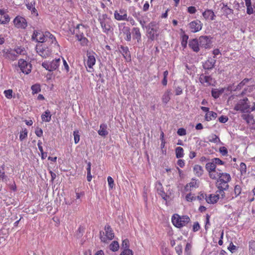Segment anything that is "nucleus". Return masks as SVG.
Instances as JSON below:
<instances>
[{
	"label": "nucleus",
	"mask_w": 255,
	"mask_h": 255,
	"mask_svg": "<svg viewBox=\"0 0 255 255\" xmlns=\"http://www.w3.org/2000/svg\"><path fill=\"white\" fill-rule=\"evenodd\" d=\"M231 180V177L230 174L223 172L221 176L217 180L216 187L218 188L217 193L221 194V197L223 198L225 197L224 191L229 188V182Z\"/></svg>",
	"instance_id": "obj_1"
},
{
	"label": "nucleus",
	"mask_w": 255,
	"mask_h": 255,
	"mask_svg": "<svg viewBox=\"0 0 255 255\" xmlns=\"http://www.w3.org/2000/svg\"><path fill=\"white\" fill-rule=\"evenodd\" d=\"M234 110L242 113H249L255 111V102L251 108L250 102L247 98L239 100L234 107Z\"/></svg>",
	"instance_id": "obj_2"
},
{
	"label": "nucleus",
	"mask_w": 255,
	"mask_h": 255,
	"mask_svg": "<svg viewBox=\"0 0 255 255\" xmlns=\"http://www.w3.org/2000/svg\"><path fill=\"white\" fill-rule=\"evenodd\" d=\"M98 21L101 24L103 31L106 34H109L111 31L112 28V21L110 18L106 14H100Z\"/></svg>",
	"instance_id": "obj_3"
},
{
	"label": "nucleus",
	"mask_w": 255,
	"mask_h": 255,
	"mask_svg": "<svg viewBox=\"0 0 255 255\" xmlns=\"http://www.w3.org/2000/svg\"><path fill=\"white\" fill-rule=\"evenodd\" d=\"M172 223L174 226L180 228L185 226L190 221L188 216H179L178 214H174L171 218Z\"/></svg>",
	"instance_id": "obj_4"
},
{
	"label": "nucleus",
	"mask_w": 255,
	"mask_h": 255,
	"mask_svg": "<svg viewBox=\"0 0 255 255\" xmlns=\"http://www.w3.org/2000/svg\"><path fill=\"white\" fill-rule=\"evenodd\" d=\"M114 233L110 225H106L105 227V232H103V235L100 237L102 242L107 243L111 241L114 238Z\"/></svg>",
	"instance_id": "obj_5"
},
{
	"label": "nucleus",
	"mask_w": 255,
	"mask_h": 255,
	"mask_svg": "<svg viewBox=\"0 0 255 255\" xmlns=\"http://www.w3.org/2000/svg\"><path fill=\"white\" fill-rule=\"evenodd\" d=\"M37 53L43 58H46L51 54V50L43 44H38L36 46Z\"/></svg>",
	"instance_id": "obj_6"
},
{
	"label": "nucleus",
	"mask_w": 255,
	"mask_h": 255,
	"mask_svg": "<svg viewBox=\"0 0 255 255\" xmlns=\"http://www.w3.org/2000/svg\"><path fill=\"white\" fill-rule=\"evenodd\" d=\"M198 40L201 48L209 49L211 47L212 37L210 36H201L199 37Z\"/></svg>",
	"instance_id": "obj_7"
},
{
	"label": "nucleus",
	"mask_w": 255,
	"mask_h": 255,
	"mask_svg": "<svg viewBox=\"0 0 255 255\" xmlns=\"http://www.w3.org/2000/svg\"><path fill=\"white\" fill-rule=\"evenodd\" d=\"M199 81L205 86H214L215 81L211 76L202 74L200 76Z\"/></svg>",
	"instance_id": "obj_8"
},
{
	"label": "nucleus",
	"mask_w": 255,
	"mask_h": 255,
	"mask_svg": "<svg viewBox=\"0 0 255 255\" xmlns=\"http://www.w3.org/2000/svg\"><path fill=\"white\" fill-rule=\"evenodd\" d=\"M202 23L199 20H195L191 21L188 24L189 27L192 32L195 33L202 29Z\"/></svg>",
	"instance_id": "obj_9"
},
{
	"label": "nucleus",
	"mask_w": 255,
	"mask_h": 255,
	"mask_svg": "<svg viewBox=\"0 0 255 255\" xmlns=\"http://www.w3.org/2000/svg\"><path fill=\"white\" fill-rule=\"evenodd\" d=\"M242 118L252 129H255V119L253 115L249 114H243L242 115Z\"/></svg>",
	"instance_id": "obj_10"
},
{
	"label": "nucleus",
	"mask_w": 255,
	"mask_h": 255,
	"mask_svg": "<svg viewBox=\"0 0 255 255\" xmlns=\"http://www.w3.org/2000/svg\"><path fill=\"white\" fill-rule=\"evenodd\" d=\"M220 198H222L221 194L217 193V191L215 194H211L208 196L206 195L205 199L206 202L209 204H215L218 202Z\"/></svg>",
	"instance_id": "obj_11"
},
{
	"label": "nucleus",
	"mask_w": 255,
	"mask_h": 255,
	"mask_svg": "<svg viewBox=\"0 0 255 255\" xmlns=\"http://www.w3.org/2000/svg\"><path fill=\"white\" fill-rule=\"evenodd\" d=\"M87 31V28L84 25L78 24L72 33H75L77 38L84 36V33Z\"/></svg>",
	"instance_id": "obj_12"
},
{
	"label": "nucleus",
	"mask_w": 255,
	"mask_h": 255,
	"mask_svg": "<svg viewBox=\"0 0 255 255\" xmlns=\"http://www.w3.org/2000/svg\"><path fill=\"white\" fill-rule=\"evenodd\" d=\"M14 24L17 28H25L27 26V22L24 18L16 16L13 20Z\"/></svg>",
	"instance_id": "obj_13"
},
{
	"label": "nucleus",
	"mask_w": 255,
	"mask_h": 255,
	"mask_svg": "<svg viewBox=\"0 0 255 255\" xmlns=\"http://www.w3.org/2000/svg\"><path fill=\"white\" fill-rule=\"evenodd\" d=\"M155 187L157 189L158 194L164 200L166 201L168 196L164 192L163 186L160 181H157L156 182Z\"/></svg>",
	"instance_id": "obj_14"
},
{
	"label": "nucleus",
	"mask_w": 255,
	"mask_h": 255,
	"mask_svg": "<svg viewBox=\"0 0 255 255\" xmlns=\"http://www.w3.org/2000/svg\"><path fill=\"white\" fill-rule=\"evenodd\" d=\"M115 19L118 20H125L128 19L127 10L124 9H121L119 11H116L114 13Z\"/></svg>",
	"instance_id": "obj_15"
},
{
	"label": "nucleus",
	"mask_w": 255,
	"mask_h": 255,
	"mask_svg": "<svg viewBox=\"0 0 255 255\" xmlns=\"http://www.w3.org/2000/svg\"><path fill=\"white\" fill-rule=\"evenodd\" d=\"M199 187V181L197 179L192 178L191 181L187 184L184 187L185 192L191 191L194 188H197Z\"/></svg>",
	"instance_id": "obj_16"
},
{
	"label": "nucleus",
	"mask_w": 255,
	"mask_h": 255,
	"mask_svg": "<svg viewBox=\"0 0 255 255\" xmlns=\"http://www.w3.org/2000/svg\"><path fill=\"white\" fill-rule=\"evenodd\" d=\"M198 39L194 38L189 41V47L194 52H198L200 51V44Z\"/></svg>",
	"instance_id": "obj_17"
},
{
	"label": "nucleus",
	"mask_w": 255,
	"mask_h": 255,
	"mask_svg": "<svg viewBox=\"0 0 255 255\" xmlns=\"http://www.w3.org/2000/svg\"><path fill=\"white\" fill-rule=\"evenodd\" d=\"M44 35V33L40 31H34L32 36V39L35 40L39 43V44H42V43L45 42V39Z\"/></svg>",
	"instance_id": "obj_18"
},
{
	"label": "nucleus",
	"mask_w": 255,
	"mask_h": 255,
	"mask_svg": "<svg viewBox=\"0 0 255 255\" xmlns=\"http://www.w3.org/2000/svg\"><path fill=\"white\" fill-rule=\"evenodd\" d=\"M96 53L93 51H87L86 54V57H85V61H87V64H95Z\"/></svg>",
	"instance_id": "obj_19"
},
{
	"label": "nucleus",
	"mask_w": 255,
	"mask_h": 255,
	"mask_svg": "<svg viewBox=\"0 0 255 255\" xmlns=\"http://www.w3.org/2000/svg\"><path fill=\"white\" fill-rule=\"evenodd\" d=\"M17 68H19L22 73L28 74L31 71L32 65H15V69H17Z\"/></svg>",
	"instance_id": "obj_20"
},
{
	"label": "nucleus",
	"mask_w": 255,
	"mask_h": 255,
	"mask_svg": "<svg viewBox=\"0 0 255 255\" xmlns=\"http://www.w3.org/2000/svg\"><path fill=\"white\" fill-rule=\"evenodd\" d=\"M132 33L133 39H136L137 43L140 42L141 34L139 28L138 27H133L132 29Z\"/></svg>",
	"instance_id": "obj_21"
},
{
	"label": "nucleus",
	"mask_w": 255,
	"mask_h": 255,
	"mask_svg": "<svg viewBox=\"0 0 255 255\" xmlns=\"http://www.w3.org/2000/svg\"><path fill=\"white\" fill-rule=\"evenodd\" d=\"M4 56L5 58L9 59L11 60H14L17 58L15 51L14 49H7L5 52Z\"/></svg>",
	"instance_id": "obj_22"
},
{
	"label": "nucleus",
	"mask_w": 255,
	"mask_h": 255,
	"mask_svg": "<svg viewBox=\"0 0 255 255\" xmlns=\"http://www.w3.org/2000/svg\"><path fill=\"white\" fill-rule=\"evenodd\" d=\"M202 15L205 19H215V15L214 12L211 9H207L203 12Z\"/></svg>",
	"instance_id": "obj_23"
},
{
	"label": "nucleus",
	"mask_w": 255,
	"mask_h": 255,
	"mask_svg": "<svg viewBox=\"0 0 255 255\" xmlns=\"http://www.w3.org/2000/svg\"><path fill=\"white\" fill-rule=\"evenodd\" d=\"M193 172L195 175L199 177L203 174L204 170L201 165L196 164L193 167Z\"/></svg>",
	"instance_id": "obj_24"
},
{
	"label": "nucleus",
	"mask_w": 255,
	"mask_h": 255,
	"mask_svg": "<svg viewBox=\"0 0 255 255\" xmlns=\"http://www.w3.org/2000/svg\"><path fill=\"white\" fill-rule=\"evenodd\" d=\"M98 134L102 136H106L109 133L107 130V125L106 124H102L100 126V129L98 131Z\"/></svg>",
	"instance_id": "obj_25"
},
{
	"label": "nucleus",
	"mask_w": 255,
	"mask_h": 255,
	"mask_svg": "<svg viewBox=\"0 0 255 255\" xmlns=\"http://www.w3.org/2000/svg\"><path fill=\"white\" fill-rule=\"evenodd\" d=\"M222 173V172H221L220 171H218L216 169L209 172L208 174L211 179L217 180L219 178V176H221Z\"/></svg>",
	"instance_id": "obj_26"
},
{
	"label": "nucleus",
	"mask_w": 255,
	"mask_h": 255,
	"mask_svg": "<svg viewBox=\"0 0 255 255\" xmlns=\"http://www.w3.org/2000/svg\"><path fill=\"white\" fill-rule=\"evenodd\" d=\"M182 33L181 34V46L183 47V48H185L187 46L188 39L189 38V36L188 35L186 34L185 33V32L181 29Z\"/></svg>",
	"instance_id": "obj_27"
},
{
	"label": "nucleus",
	"mask_w": 255,
	"mask_h": 255,
	"mask_svg": "<svg viewBox=\"0 0 255 255\" xmlns=\"http://www.w3.org/2000/svg\"><path fill=\"white\" fill-rule=\"evenodd\" d=\"M217 117L216 113L213 111H209L207 113L205 116V120L207 121H210L215 120Z\"/></svg>",
	"instance_id": "obj_28"
},
{
	"label": "nucleus",
	"mask_w": 255,
	"mask_h": 255,
	"mask_svg": "<svg viewBox=\"0 0 255 255\" xmlns=\"http://www.w3.org/2000/svg\"><path fill=\"white\" fill-rule=\"evenodd\" d=\"M123 33L126 35L125 40L127 41H130L131 39L130 28L128 26H124L123 30Z\"/></svg>",
	"instance_id": "obj_29"
},
{
	"label": "nucleus",
	"mask_w": 255,
	"mask_h": 255,
	"mask_svg": "<svg viewBox=\"0 0 255 255\" xmlns=\"http://www.w3.org/2000/svg\"><path fill=\"white\" fill-rule=\"evenodd\" d=\"M44 37H45V42L50 43H53L54 41L56 42L55 38L54 36L48 31H46L44 33Z\"/></svg>",
	"instance_id": "obj_30"
},
{
	"label": "nucleus",
	"mask_w": 255,
	"mask_h": 255,
	"mask_svg": "<svg viewBox=\"0 0 255 255\" xmlns=\"http://www.w3.org/2000/svg\"><path fill=\"white\" fill-rule=\"evenodd\" d=\"M224 89H213L211 91V94L213 97L215 99L218 98L220 95L224 92Z\"/></svg>",
	"instance_id": "obj_31"
},
{
	"label": "nucleus",
	"mask_w": 255,
	"mask_h": 255,
	"mask_svg": "<svg viewBox=\"0 0 255 255\" xmlns=\"http://www.w3.org/2000/svg\"><path fill=\"white\" fill-rule=\"evenodd\" d=\"M41 119L43 122H49L51 119V115L49 110H46L41 115Z\"/></svg>",
	"instance_id": "obj_32"
},
{
	"label": "nucleus",
	"mask_w": 255,
	"mask_h": 255,
	"mask_svg": "<svg viewBox=\"0 0 255 255\" xmlns=\"http://www.w3.org/2000/svg\"><path fill=\"white\" fill-rule=\"evenodd\" d=\"M9 17L8 14L4 13V11L0 14V23L5 24L9 22Z\"/></svg>",
	"instance_id": "obj_33"
},
{
	"label": "nucleus",
	"mask_w": 255,
	"mask_h": 255,
	"mask_svg": "<svg viewBox=\"0 0 255 255\" xmlns=\"http://www.w3.org/2000/svg\"><path fill=\"white\" fill-rule=\"evenodd\" d=\"M27 9L31 11L32 13H36V9L35 8V1L32 0L30 2L26 3Z\"/></svg>",
	"instance_id": "obj_34"
},
{
	"label": "nucleus",
	"mask_w": 255,
	"mask_h": 255,
	"mask_svg": "<svg viewBox=\"0 0 255 255\" xmlns=\"http://www.w3.org/2000/svg\"><path fill=\"white\" fill-rule=\"evenodd\" d=\"M170 90H167L162 97V101L164 104H167L170 100Z\"/></svg>",
	"instance_id": "obj_35"
},
{
	"label": "nucleus",
	"mask_w": 255,
	"mask_h": 255,
	"mask_svg": "<svg viewBox=\"0 0 255 255\" xmlns=\"http://www.w3.org/2000/svg\"><path fill=\"white\" fill-rule=\"evenodd\" d=\"M245 1L246 5L247 6V13L248 14H253L254 12V9L252 6V3L251 0H244Z\"/></svg>",
	"instance_id": "obj_36"
},
{
	"label": "nucleus",
	"mask_w": 255,
	"mask_h": 255,
	"mask_svg": "<svg viewBox=\"0 0 255 255\" xmlns=\"http://www.w3.org/2000/svg\"><path fill=\"white\" fill-rule=\"evenodd\" d=\"M205 168L207 172L209 173L214 170L216 169V165L215 164L212 160L211 162H208L206 164Z\"/></svg>",
	"instance_id": "obj_37"
},
{
	"label": "nucleus",
	"mask_w": 255,
	"mask_h": 255,
	"mask_svg": "<svg viewBox=\"0 0 255 255\" xmlns=\"http://www.w3.org/2000/svg\"><path fill=\"white\" fill-rule=\"evenodd\" d=\"M249 244L250 255H255V241L252 240Z\"/></svg>",
	"instance_id": "obj_38"
},
{
	"label": "nucleus",
	"mask_w": 255,
	"mask_h": 255,
	"mask_svg": "<svg viewBox=\"0 0 255 255\" xmlns=\"http://www.w3.org/2000/svg\"><path fill=\"white\" fill-rule=\"evenodd\" d=\"M119 243L116 241H113L109 246L110 250L114 252L118 251L119 249Z\"/></svg>",
	"instance_id": "obj_39"
},
{
	"label": "nucleus",
	"mask_w": 255,
	"mask_h": 255,
	"mask_svg": "<svg viewBox=\"0 0 255 255\" xmlns=\"http://www.w3.org/2000/svg\"><path fill=\"white\" fill-rule=\"evenodd\" d=\"M175 150L176 158H180L184 156V150L182 147L180 146L177 147Z\"/></svg>",
	"instance_id": "obj_40"
},
{
	"label": "nucleus",
	"mask_w": 255,
	"mask_h": 255,
	"mask_svg": "<svg viewBox=\"0 0 255 255\" xmlns=\"http://www.w3.org/2000/svg\"><path fill=\"white\" fill-rule=\"evenodd\" d=\"M14 50L15 51V53L16 54L17 56L19 55H25L26 53L25 48L23 47L17 46Z\"/></svg>",
	"instance_id": "obj_41"
},
{
	"label": "nucleus",
	"mask_w": 255,
	"mask_h": 255,
	"mask_svg": "<svg viewBox=\"0 0 255 255\" xmlns=\"http://www.w3.org/2000/svg\"><path fill=\"white\" fill-rule=\"evenodd\" d=\"M31 89L33 94H37L41 91L40 85L39 84L33 85L31 86Z\"/></svg>",
	"instance_id": "obj_42"
},
{
	"label": "nucleus",
	"mask_w": 255,
	"mask_h": 255,
	"mask_svg": "<svg viewBox=\"0 0 255 255\" xmlns=\"http://www.w3.org/2000/svg\"><path fill=\"white\" fill-rule=\"evenodd\" d=\"M209 141L213 143H218L220 142V139L217 135L212 134L210 136Z\"/></svg>",
	"instance_id": "obj_43"
},
{
	"label": "nucleus",
	"mask_w": 255,
	"mask_h": 255,
	"mask_svg": "<svg viewBox=\"0 0 255 255\" xmlns=\"http://www.w3.org/2000/svg\"><path fill=\"white\" fill-rule=\"evenodd\" d=\"M28 134L27 130L26 128H24L20 132L19 135V140L20 141H23L25 138L27 137Z\"/></svg>",
	"instance_id": "obj_44"
},
{
	"label": "nucleus",
	"mask_w": 255,
	"mask_h": 255,
	"mask_svg": "<svg viewBox=\"0 0 255 255\" xmlns=\"http://www.w3.org/2000/svg\"><path fill=\"white\" fill-rule=\"evenodd\" d=\"M42 66L46 70L52 71L58 68V65H42Z\"/></svg>",
	"instance_id": "obj_45"
},
{
	"label": "nucleus",
	"mask_w": 255,
	"mask_h": 255,
	"mask_svg": "<svg viewBox=\"0 0 255 255\" xmlns=\"http://www.w3.org/2000/svg\"><path fill=\"white\" fill-rule=\"evenodd\" d=\"M74 139L75 144H77L80 141V134L79 130H75L73 131Z\"/></svg>",
	"instance_id": "obj_46"
},
{
	"label": "nucleus",
	"mask_w": 255,
	"mask_h": 255,
	"mask_svg": "<svg viewBox=\"0 0 255 255\" xmlns=\"http://www.w3.org/2000/svg\"><path fill=\"white\" fill-rule=\"evenodd\" d=\"M77 40L80 42L82 46H86L88 44V40L84 36L79 37V38H77Z\"/></svg>",
	"instance_id": "obj_47"
},
{
	"label": "nucleus",
	"mask_w": 255,
	"mask_h": 255,
	"mask_svg": "<svg viewBox=\"0 0 255 255\" xmlns=\"http://www.w3.org/2000/svg\"><path fill=\"white\" fill-rule=\"evenodd\" d=\"M120 51L123 54H125L126 56H128L129 54V51L128 48L127 46H121L120 47Z\"/></svg>",
	"instance_id": "obj_48"
},
{
	"label": "nucleus",
	"mask_w": 255,
	"mask_h": 255,
	"mask_svg": "<svg viewBox=\"0 0 255 255\" xmlns=\"http://www.w3.org/2000/svg\"><path fill=\"white\" fill-rule=\"evenodd\" d=\"M210 215L208 214H207L206 215V221H205V230H208V229L210 228L211 226V224L210 222Z\"/></svg>",
	"instance_id": "obj_49"
},
{
	"label": "nucleus",
	"mask_w": 255,
	"mask_h": 255,
	"mask_svg": "<svg viewBox=\"0 0 255 255\" xmlns=\"http://www.w3.org/2000/svg\"><path fill=\"white\" fill-rule=\"evenodd\" d=\"M196 199V197L194 196V195L192 194L191 193L187 194L185 196V199L188 202H192L193 201H195Z\"/></svg>",
	"instance_id": "obj_50"
},
{
	"label": "nucleus",
	"mask_w": 255,
	"mask_h": 255,
	"mask_svg": "<svg viewBox=\"0 0 255 255\" xmlns=\"http://www.w3.org/2000/svg\"><path fill=\"white\" fill-rule=\"evenodd\" d=\"M242 192V188L239 185H236L234 187V193L235 194V197H237L238 196L240 195Z\"/></svg>",
	"instance_id": "obj_51"
},
{
	"label": "nucleus",
	"mask_w": 255,
	"mask_h": 255,
	"mask_svg": "<svg viewBox=\"0 0 255 255\" xmlns=\"http://www.w3.org/2000/svg\"><path fill=\"white\" fill-rule=\"evenodd\" d=\"M192 249V245L190 243H187L185 249V255H190Z\"/></svg>",
	"instance_id": "obj_52"
},
{
	"label": "nucleus",
	"mask_w": 255,
	"mask_h": 255,
	"mask_svg": "<svg viewBox=\"0 0 255 255\" xmlns=\"http://www.w3.org/2000/svg\"><path fill=\"white\" fill-rule=\"evenodd\" d=\"M3 93L4 94L5 97L6 98H7L8 99H10L12 98V93H13L12 90L9 89V90H5L4 91Z\"/></svg>",
	"instance_id": "obj_53"
},
{
	"label": "nucleus",
	"mask_w": 255,
	"mask_h": 255,
	"mask_svg": "<svg viewBox=\"0 0 255 255\" xmlns=\"http://www.w3.org/2000/svg\"><path fill=\"white\" fill-rule=\"evenodd\" d=\"M252 79H244L237 87V89H240L243 86H244L247 83L249 82L250 81H251Z\"/></svg>",
	"instance_id": "obj_54"
},
{
	"label": "nucleus",
	"mask_w": 255,
	"mask_h": 255,
	"mask_svg": "<svg viewBox=\"0 0 255 255\" xmlns=\"http://www.w3.org/2000/svg\"><path fill=\"white\" fill-rule=\"evenodd\" d=\"M155 22H150L147 26H146V28L147 29V30H148V32L149 31H151V33H153L154 32H155L156 30L154 29V26H155Z\"/></svg>",
	"instance_id": "obj_55"
},
{
	"label": "nucleus",
	"mask_w": 255,
	"mask_h": 255,
	"mask_svg": "<svg viewBox=\"0 0 255 255\" xmlns=\"http://www.w3.org/2000/svg\"><path fill=\"white\" fill-rule=\"evenodd\" d=\"M133 253L132 250L129 249H124L120 255H133Z\"/></svg>",
	"instance_id": "obj_56"
},
{
	"label": "nucleus",
	"mask_w": 255,
	"mask_h": 255,
	"mask_svg": "<svg viewBox=\"0 0 255 255\" xmlns=\"http://www.w3.org/2000/svg\"><path fill=\"white\" fill-rule=\"evenodd\" d=\"M215 164L217 166V165H224V162L221 160L219 158H214L212 159Z\"/></svg>",
	"instance_id": "obj_57"
},
{
	"label": "nucleus",
	"mask_w": 255,
	"mask_h": 255,
	"mask_svg": "<svg viewBox=\"0 0 255 255\" xmlns=\"http://www.w3.org/2000/svg\"><path fill=\"white\" fill-rule=\"evenodd\" d=\"M109 186L112 189L114 186V181L111 176H108L107 178Z\"/></svg>",
	"instance_id": "obj_58"
},
{
	"label": "nucleus",
	"mask_w": 255,
	"mask_h": 255,
	"mask_svg": "<svg viewBox=\"0 0 255 255\" xmlns=\"http://www.w3.org/2000/svg\"><path fill=\"white\" fill-rule=\"evenodd\" d=\"M200 229V226L198 222H194L193 225L192 230L193 232H196L199 231Z\"/></svg>",
	"instance_id": "obj_59"
},
{
	"label": "nucleus",
	"mask_w": 255,
	"mask_h": 255,
	"mask_svg": "<svg viewBox=\"0 0 255 255\" xmlns=\"http://www.w3.org/2000/svg\"><path fill=\"white\" fill-rule=\"evenodd\" d=\"M175 251L178 254V255H182V246L181 245H178L175 247Z\"/></svg>",
	"instance_id": "obj_60"
},
{
	"label": "nucleus",
	"mask_w": 255,
	"mask_h": 255,
	"mask_svg": "<svg viewBox=\"0 0 255 255\" xmlns=\"http://www.w3.org/2000/svg\"><path fill=\"white\" fill-rule=\"evenodd\" d=\"M240 170H241V172L243 174V173H245L247 171V166H246V164L244 163V162H242L241 164H240Z\"/></svg>",
	"instance_id": "obj_61"
},
{
	"label": "nucleus",
	"mask_w": 255,
	"mask_h": 255,
	"mask_svg": "<svg viewBox=\"0 0 255 255\" xmlns=\"http://www.w3.org/2000/svg\"><path fill=\"white\" fill-rule=\"evenodd\" d=\"M177 133L180 136L185 135L186 134V130L184 128H179Z\"/></svg>",
	"instance_id": "obj_62"
},
{
	"label": "nucleus",
	"mask_w": 255,
	"mask_h": 255,
	"mask_svg": "<svg viewBox=\"0 0 255 255\" xmlns=\"http://www.w3.org/2000/svg\"><path fill=\"white\" fill-rule=\"evenodd\" d=\"M4 170V166L3 165L1 167H0V178L2 179H3L6 177Z\"/></svg>",
	"instance_id": "obj_63"
},
{
	"label": "nucleus",
	"mask_w": 255,
	"mask_h": 255,
	"mask_svg": "<svg viewBox=\"0 0 255 255\" xmlns=\"http://www.w3.org/2000/svg\"><path fill=\"white\" fill-rule=\"evenodd\" d=\"M187 11L190 14L195 13L197 9L195 6H190L187 8Z\"/></svg>",
	"instance_id": "obj_64"
}]
</instances>
